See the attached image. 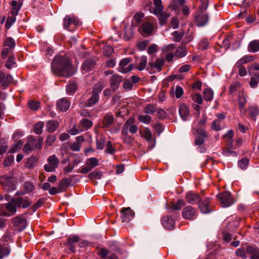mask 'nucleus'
<instances>
[{
    "mask_svg": "<svg viewBox=\"0 0 259 259\" xmlns=\"http://www.w3.org/2000/svg\"><path fill=\"white\" fill-rule=\"evenodd\" d=\"M32 140L31 139H28L27 143L24 146L23 151L24 152H29L33 150V148L30 145Z\"/></svg>",
    "mask_w": 259,
    "mask_h": 259,
    "instance_id": "69168bd1",
    "label": "nucleus"
},
{
    "mask_svg": "<svg viewBox=\"0 0 259 259\" xmlns=\"http://www.w3.org/2000/svg\"><path fill=\"white\" fill-rule=\"evenodd\" d=\"M3 241H0V259L8 255L11 251L10 246L7 244L3 243Z\"/></svg>",
    "mask_w": 259,
    "mask_h": 259,
    "instance_id": "aec40b11",
    "label": "nucleus"
},
{
    "mask_svg": "<svg viewBox=\"0 0 259 259\" xmlns=\"http://www.w3.org/2000/svg\"><path fill=\"white\" fill-rule=\"evenodd\" d=\"M182 215L184 219L193 221L197 217V210L191 205H188L183 208Z\"/></svg>",
    "mask_w": 259,
    "mask_h": 259,
    "instance_id": "f03ea898",
    "label": "nucleus"
},
{
    "mask_svg": "<svg viewBox=\"0 0 259 259\" xmlns=\"http://www.w3.org/2000/svg\"><path fill=\"white\" fill-rule=\"evenodd\" d=\"M222 126V121L215 119L212 122L211 127L213 131H219L221 130Z\"/></svg>",
    "mask_w": 259,
    "mask_h": 259,
    "instance_id": "49530a36",
    "label": "nucleus"
},
{
    "mask_svg": "<svg viewBox=\"0 0 259 259\" xmlns=\"http://www.w3.org/2000/svg\"><path fill=\"white\" fill-rule=\"evenodd\" d=\"M121 219L123 222H128L134 217V211L130 208H123L121 211Z\"/></svg>",
    "mask_w": 259,
    "mask_h": 259,
    "instance_id": "4468645a",
    "label": "nucleus"
},
{
    "mask_svg": "<svg viewBox=\"0 0 259 259\" xmlns=\"http://www.w3.org/2000/svg\"><path fill=\"white\" fill-rule=\"evenodd\" d=\"M11 5L12 6V8L11 12V15H17L18 12L20 9L21 5H19L16 1H13L12 2Z\"/></svg>",
    "mask_w": 259,
    "mask_h": 259,
    "instance_id": "58836bf2",
    "label": "nucleus"
},
{
    "mask_svg": "<svg viewBox=\"0 0 259 259\" xmlns=\"http://www.w3.org/2000/svg\"><path fill=\"white\" fill-rule=\"evenodd\" d=\"M103 88L104 86L101 84H98L94 87L92 91V95L88 101L87 106L91 107L98 102L99 99V93L102 91Z\"/></svg>",
    "mask_w": 259,
    "mask_h": 259,
    "instance_id": "20e7f679",
    "label": "nucleus"
},
{
    "mask_svg": "<svg viewBox=\"0 0 259 259\" xmlns=\"http://www.w3.org/2000/svg\"><path fill=\"white\" fill-rule=\"evenodd\" d=\"M79 25V21L73 16H66L64 19V27L70 31L74 30Z\"/></svg>",
    "mask_w": 259,
    "mask_h": 259,
    "instance_id": "39448f33",
    "label": "nucleus"
},
{
    "mask_svg": "<svg viewBox=\"0 0 259 259\" xmlns=\"http://www.w3.org/2000/svg\"><path fill=\"white\" fill-rule=\"evenodd\" d=\"M13 81V78L11 75H6L3 72H0V84L4 88L9 86Z\"/></svg>",
    "mask_w": 259,
    "mask_h": 259,
    "instance_id": "2eb2a0df",
    "label": "nucleus"
},
{
    "mask_svg": "<svg viewBox=\"0 0 259 259\" xmlns=\"http://www.w3.org/2000/svg\"><path fill=\"white\" fill-rule=\"evenodd\" d=\"M187 49L184 47H179L175 53V56L178 58H182L186 55Z\"/></svg>",
    "mask_w": 259,
    "mask_h": 259,
    "instance_id": "72a5a7b5",
    "label": "nucleus"
},
{
    "mask_svg": "<svg viewBox=\"0 0 259 259\" xmlns=\"http://www.w3.org/2000/svg\"><path fill=\"white\" fill-rule=\"evenodd\" d=\"M17 15H12L11 17H8L6 23V27L9 29L13 23L16 21V16Z\"/></svg>",
    "mask_w": 259,
    "mask_h": 259,
    "instance_id": "680f3d73",
    "label": "nucleus"
},
{
    "mask_svg": "<svg viewBox=\"0 0 259 259\" xmlns=\"http://www.w3.org/2000/svg\"><path fill=\"white\" fill-rule=\"evenodd\" d=\"M149 65L151 67L154 68L157 71H160L161 70L162 67L163 65V61L162 60H157L153 63L149 62Z\"/></svg>",
    "mask_w": 259,
    "mask_h": 259,
    "instance_id": "c03bdc74",
    "label": "nucleus"
},
{
    "mask_svg": "<svg viewBox=\"0 0 259 259\" xmlns=\"http://www.w3.org/2000/svg\"><path fill=\"white\" fill-rule=\"evenodd\" d=\"M134 36V30L132 27L124 29V39L130 40Z\"/></svg>",
    "mask_w": 259,
    "mask_h": 259,
    "instance_id": "ea45409f",
    "label": "nucleus"
},
{
    "mask_svg": "<svg viewBox=\"0 0 259 259\" xmlns=\"http://www.w3.org/2000/svg\"><path fill=\"white\" fill-rule=\"evenodd\" d=\"M59 162V159L56 157L55 155L50 156L48 159V162L55 168L58 166Z\"/></svg>",
    "mask_w": 259,
    "mask_h": 259,
    "instance_id": "5fc2aeb1",
    "label": "nucleus"
},
{
    "mask_svg": "<svg viewBox=\"0 0 259 259\" xmlns=\"http://www.w3.org/2000/svg\"><path fill=\"white\" fill-rule=\"evenodd\" d=\"M144 110L145 113L146 114H152L156 111V109H155V107H154V106H153L151 104L147 105L145 107Z\"/></svg>",
    "mask_w": 259,
    "mask_h": 259,
    "instance_id": "e2e57ef3",
    "label": "nucleus"
},
{
    "mask_svg": "<svg viewBox=\"0 0 259 259\" xmlns=\"http://www.w3.org/2000/svg\"><path fill=\"white\" fill-rule=\"evenodd\" d=\"M15 58L13 56H10L6 62V67L9 69H11L13 67L15 66L16 63L14 61Z\"/></svg>",
    "mask_w": 259,
    "mask_h": 259,
    "instance_id": "13d9d810",
    "label": "nucleus"
},
{
    "mask_svg": "<svg viewBox=\"0 0 259 259\" xmlns=\"http://www.w3.org/2000/svg\"><path fill=\"white\" fill-rule=\"evenodd\" d=\"M133 122L134 119L133 118H130L129 119H128L123 125L121 132L122 134H126L128 133V127L133 125Z\"/></svg>",
    "mask_w": 259,
    "mask_h": 259,
    "instance_id": "de8ad7c7",
    "label": "nucleus"
},
{
    "mask_svg": "<svg viewBox=\"0 0 259 259\" xmlns=\"http://www.w3.org/2000/svg\"><path fill=\"white\" fill-rule=\"evenodd\" d=\"M17 204L15 199H12L6 205V209L11 213L12 215H14L17 211Z\"/></svg>",
    "mask_w": 259,
    "mask_h": 259,
    "instance_id": "393cba45",
    "label": "nucleus"
},
{
    "mask_svg": "<svg viewBox=\"0 0 259 259\" xmlns=\"http://www.w3.org/2000/svg\"><path fill=\"white\" fill-rule=\"evenodd\" d=\"M0 183L5 186V189L8 191H12L15 189L14 180L11 176H3L0 178Z\"/></svg>",
    "mask_w": 259,
    "mask_h": 259,
    "instance_id": "0eeeda50",
    "label": "nucleus"
},
{
    "mask_svg": "<svg viewBox=\"0 0 259 259\" xmlns=\"http://www.w3.org/2000/svg\"><path fill=\"white\" fill-rule=\"evenodd\" d=\"M77 89V84L74 82H70L66 87L67 93L70 95H72Z\"/></svg>",
    "mask_w": 259,
    "mask_h": 259,
    "instance_id": "a19ab883",
    "label": "nucleus"
},
{
    "mask_svg": "<svg viewBox=\"0 0 259 259\" xmlns=\"http://www.w3.org/2000/svg\"><path fill=\"white\" fill-rule=\"evenodd\" d=\"M255 59L254 56L252 55H245L240 59L235 64V66H241L243 65V64L253 61Z\"/></svg>",
    "mask_w": 259,
    "mask_h": 259,
    "instance_id": "a878e982",
    "label": "nucleus"
},
{
    "mask_svg": "<svg viewBox=\"0 0 259 259\" xmlns=\"http://www.w3.org/2000/svg\"><path fill=\"white\" fill-rule=\"evenodd\" d=\"M56 140V137L54 135H49L46 140V145L51 146Z\"/></svg>",
    "mask_w": 259,
    "mask_h": 259,
    "instance_id": "774afa93",
    "label": "nucleus"
},
{
    "mask_svg": "<svg viewBox=\"0 0 259 259\" xmlns=\"http://www.w3.org/2000/svg\"><path fill=\"white\" fill-rule=\"evenodd\" d=\"M59 122L56 120H49L46 125L47 131L50 133L54 132L58 127Z\"/></svg>",
    "mask_w": 259,
    "mask_h": 259,
    "instance_id": "c85d7f7f",
    "label": "nucleus"
},
{
    "mask_svg": "<svg viewBox=\"0 0 259 259\" xmlns=\"http://www.w3.org/2000/svg\"><path fill=\"white\" fill-rule=\"evenodd\" d=\"M249 115L253 120L256 119V116L258 115L259 111L257 107L255 106H250L248 107Z\"/></svg>",
    "mask_w": 259,
    "mask_h": 259,
    "instance_id": "c9c22d12",
    "label": "nucleus"
},
{
    "mask_svg": "<svg viewBox=\"0 0 259 259\" xmlns=\"http://www.w3.org/2000/svg\"><path fill=\"white\" fill-rule=\"evenodd\" d=\"M142 136L148 142H150L152 140V134L149 128H146L143 132Z\"/></svg>",
    "mask_w": 259,
    "mask_h": 259,
    "instance_id": "603ef678",
    "label": "nucleus"
},
{
    "mask_svg": "<svg viewBox=\"0 0 259 259\" xmlns=\"http://www.w3.org/2000/svg\"><path fill=\"white\" fill-rule=\"evenodd\" d=\"M210 202V198H206L199 204V208L202 213H207L212 211L209 206Z\"/></svg>",
    "mask_w": 259,
    "mask_h": 259,
    "instance_id": "a211bd4d",
    "label": "nucleus"
},
{
    "mask_svg": "<svg viewBox=\"0 0 259 259\" xmlns=\"http://www.w3.org/2000/svg\"><path fill=\"white\" fill-rule=\"evenodd\" d=\"M23 145L22 142L20 140L17 143L14 144L9 150V152L11 153H15L20 149Z\"/></svg>",
    "mask_w": 259,
    "mask_h": 259,
    "instance_id": "4d7b16f0",
    "label": "nucleus"
},
{
    "mask_svg": "<svg viewBox=\"0 0 259 259\" xmlns=\"http://www.w3.org/2000/svg\"><path fill=\"white\" fill-rule=\"evenodd\" d=\"M18 207L27 208L31 205L30 200L23 197H18L15 199Z\"/></svg>",
    "mask_w": 259,
    "mask_h": 259,
    "instance_id": "6ab92c4d",
    "label": "nucleus"
},
{
    "mask_svg": "<svg viewBox=\"0 0 259 259\" xmlns=\"http://www.w3.org/2000/svg\"><path fill=\"white\" fill-rule=\"evenodd\" d=\"M217 197L223 207H229L234 203L233 199L229 192L220 193Z\"/></svg>",
    "mask_w": 259,
    "mask_h": 259,
    "instance_id": "7ed1b4c3",
    "label": "nucleus"
},
{
    "mask_svg": "<svg viewBox=\"0 0 259 259\" xmlns=\"http://www.w3.org/2000/svg\"><path fill=\"white\" fill-rule=\"evenodd\" d=\"M12 223L19 231L23 230L27 226V221L24 214L20 215L13 218Z\"/></svg>",
    "mask_w": 259,
    "mask_h": 259,
    "instance_id": "423d86ee",
    "label": "nucleus"
},
{
    "mask_svg": "<svg viewBox=\"0 0 259 259\" xmlns=\"http://www.w3.org/2000/svg\"><path fill=\"white\" fill-rule=\"evenodd\" d=\"M85 164L89 166L91 169H93L98 165L99 161L96 158L92 157L88 159L86 161Z\"/></svg>",
    "mask_w": 259,
    "mask_h": 259,
    "instance_id": "4c0bfd02",
    "label": "nucleus"
},
{
    "mask_svg": "<svg viewBox=\"0 0 259 259\" xmlns=\"http://www.w3.org/2000/svg\"><path fill=\"white\" fill-rule=\"evenodd\" d=\"M82 131H83V130H82L80 126L78 127L76 125H75L68 131V133L72 135H75Z\"/></svg>",
    "mask_w": 259,
    "mask_h": 259,
    "instance_id": "338daca9",
    "label": "nucleus"
},
{
    "mask_svg": "<svg viewBox=\"0 0 259 259\" xmlns=\"http://www.w3.org/2000/svg\"><path fill=\"white\" fill-rule=\"evenodd\" d=\"M139 63L137 64V68L140 70L142 71L144 70L147 64V57L145 56H142L139 59Z\"/></svg>",
    "mask_w": 259,
    "mask_h": 259,
    "instance_id": "2f4dec72",
    "label": "nucleus"
},
{
    "mask_svg": "<svg viewBox=\"0 0 259 259\" xmlns=\"http://www.w3.org/2000/svg\"><path fill=\"white\" fill-rule=\"evenodd\" d=\"M249 52L255 53L259 51V40H253L249 43L247 48Z\"/></svg>",
    "mask_w": 259,
    "mask_h": 259,
    "instance_id": "cd10ccee",
    "label": "nucleus"
},
{
    "mask_svg": "<svg viewBox=\"0 0 259 259\" xmlns=\"http://www.w3.org/2000/svg\"><path fill=\"white\" fill-rule=\"evenodd\" d=\"M114 118L112 114H108L105 115L103 120V126L104 127L110 126L113 124Z\"/></svg>",
    "mask_w": 259,
    "mask_h": 259,
    "instance_id": "c756f323",
    "label": "nucleus"
},
{
    "mask_svg": "<svg viewBox=\"0 0 259 259\" xmlns=\"http://www.w3.org/2000/svg\"><path fill=\"white\" fill-rule=\"evenodd\" d=\"M67 184V181L66 180H61L59 184L58 189L56 187H52L50 189L49 192L51 195H55L59 192L62 191V189L64 185Z\"/></svg>",
    "mask_w": 259,
    "mask_h": 259,
    "instance_id": "bb28decb",
    "label": "nucleus"
},
{
    "mask_svg": "<svg viewBox=\"0 0 259 259\" xmlns=\"http://www.w3.org/2000/svg\"><path fill=\"white\" fill-rule=\"evenodd\" d=\"M28 107L32 110L36 111L40 107V103L38 101L31 100L28 103Z\"/></svg>",
    "mask_w": 259,
    "mask_h": 259,
    "instance_id": "8fccbe9b",
    "label": "nucleus"
},
{
    "mask_svg": "<svg viewBox=\"0 0 259 259\" xmlns=\"http://www.w3.org/2000/svg\"><path fill=\"white\" fill-rule=\"evenodd\" d=\"M195 21L198 26H203L207 23L208 16L206 13L197 12L195 17Z\"/></svg>",
    "mask_w": 259,
    "mask_h": 259,
    "instance_id": "9b49d317",
    "label": "nucleus"
},
{
    "mask_svg": "<svg viewBox=\"0 0 259 259\" xmlns=\"http://www.w3.org/2000/svg\"><path fill=\"white\" fill-rule=\"evenodd\" d=\"M70 102L66 98H62L57 103V109L63 112L67 111L70 107Z\"/></svg>",
    "mask_w": 259,
    "mask_h": 259,
    "instance_id": "dca6fc26",
    "label": "nucleus"
},
{
    "mask_svg": "<svg viewBox=\"0 0 259 259\" xmlns=\"http://www.w3.org/2000/svg\"><path fill=\"white\" fill-rule=\"evenodd\" d=\"M200 5L199 7V10L198 12H201L202 13H205V10L207 9L208 2V0H200Z\"/></svg>",
    "mask_w": 259,
    "mask_h": 259,
    "instance_id": "bf43d9fd",
    "label": "nucleus"
},
{
    "mask_svg": "<svg viewBox=\"0 0 259 259\" xmlns=\"http://www.w3.org/2000/svg\"><path fill=\"white\" fill-rule=\"evenodd\" d=\"M154 5L155 6L153 12L155 14L158 15L160 14L163 9L162 6L161 0H154Z\"/></svg>",
    "mask_w": 259,
    "mask_h": 259,
    "instance_id": "7c9ffc66",
    "label": "nucleus"
},
{
    "mask_svg": "<svg viewBox=\"0 0 259 259\" xmlns=\"http://www.w3.org/2000/svg\"><path fill=\"white\" fill-rule=\"evenodd\" d=\"M4 46L8 47L9 49H12L16 46L15 41L12 38L8 37L4 40Z\"/></svg>",
    "mask_w": 259,
    "mask_h": 259,
    "instance_id": "3c124183",
    "label": "nucleus"
},
{
    "mask_svg": "<svg viewBox=\"0 0 259 259\" xmlns=\"http://www.w3.org/2000/svg\"><path fill=\"white\" fill-rule=\"evenodd\" d=\"M249 160L247 158H243L239 160L238 165L242 169H245L247 167Z\"/></svg>",
    "mask_w": 259,
    "mask_h": 259,
    "instance_id": "0e129e2a",
    "label": "nucleus"
},
{
    "mask_svg": "<svg viewBox=\"0 0 259 259\" xmlns=\"http://www.w3.org/2000/svg\"><path fill=\"white\" fill-rule=\"evenodd\" d=\"M131 61L129 58H124L121 60L119 64V71L122 73H125L130 72L133 69V65L128 64Z\"/></svg>",
    "mask_w": 259,
    "mask_h": 259,
    "instance_id": "1a4fd4ad",
    "label": "nucleus"
},
{
    "mask_svg": "<svg viewBox=\"0 0 259 259\" xmlns=\"http://www.w3.org/2000/svg\"><path fill=\"white\" fill-rule=\"evenodd\" d=\"M185 200L191 204H195L200 202L201 198L199 194L195 193L192 191L188 192L185 195Z\"/></svg>",
    "mask_w": 259,
    "mask_h": 259,
    "instance_id": "6e6552de",
    "label": "nucleus"
},
{
    "mask_svg": "<svg viewBox=\"0 0 259 259\" xmlns=\"http://www.w3.org/2000/svg\"><path fill=\"white\" fill-rule=\"evenodd\" d=\"M179 113L183 121H187L190 116L189 107L185 103L180 104L179 106Z\"/></svg>",
    "mask_w": 259,
    "mask_h": 259,
    "instance_id": "9d476101",
    "label": "nucleus"
},
{
    "mask_svg": "<svg viewBox=\"0 0 259 259\" xmlns=\"http://www.w3.org/2000/svg\"><path fill=\"white\" fill-rule=\"evenodd\" d=\"M238 100L240 110L242 111L244 109L247 102L246 94L244 92H239Z\"/></svg>",
    "mask_w": 259,
    "mask_h": 259,
    "instance_id": "5701e85b",
    "label": "nucleus"
},
{
    "mask_svg": "<svg viewBox=\"0 0 259 259\" xmlns=\"http://www.w3.org/2000/svg\"><path fill=\"white\" fill-rule=\"evenodd\" d=\"M28 139H31L32 140V141L31 142V143L30 145L32 146V147L34 149H41L42 147V143L44 140V139L41 137H39L37 139H35L32 136H29Z\"/></svg>",
    "mask_w": 259,
    "mask_h": 259,
    "instance_id": "b1692460",
    "label": "nucleus"
},
{
    "mask_svg": "<svg viewBox=\"0 0 259 259\" xmlns=\"http://www.w3.org/2000/svg\"><path fill=\"white\" fill-rule=\"evenodd\" d=\"M162 225L167 229H172L174 228L175 222L173 219L168 216L163 217L161 220Z\"/></svg>",
    "mask_w": 259,
    "mask_h": 259,
    "instance_id": "412c9836",
    "label": "nucleus"
},
{
    "mask_svg": "<svg viewBox=\"0 0 259 259\" xmlns=\"http://www.w3.org/2000/svg\"><path fill=\"white\" fill-rule=\"evenodd\" d=\"M185 202L183 199H178L175 204L172 206V209L174 210H179L181 209L182 206L185 205Z\"/></svg>",
    "mask_w": 259,
    "mask_h": 259,
    "instance_id": "864d4df0",
    "label": "nucleus"
},
{
    "mask_svg": "<svg viewBox=\"0 0 259 259\" xmlns=\"http://www.w3.org/2000/svg\"><path fill=\"white\" fill-rule=\"evenodd\" d=\"M96 64L95 61L94 59H90L85 60L81 66V72L82 74H85L87 72L92 70L95 67Z\"/></svg>",
    "mask_w": 259,
    "mask_h": 259,
    "instance_id": "ddd939ff",
    "label": "nucleus"
},
{
    "mask_svg": "<svg viewBox=\"0 0 259 259\" xmlns=\"http://www.w3.org/2000/svg\"><path fill=\"white\" fill-rule=\"evenodd\" d=\"M52 70L55 75L67 77L73 75L75 72L69 58L62 56L54 58L52 63Z\"/></svg>",
    "mask_w": 259,
    "mask_h": 259,
    "instance_id": "f257e3e1",
    "label": "nucleus"
},
{
    "mask_svg": "<svg viewBox=\"0 0 259 259\" xmlns=\"http://www.w3.org/2000/svg\"><path fill=\"white\" fill-rule=\"evenodd\" d=\"M172 40L176 42H179L183 38L184 32L175 31L172 33Z\"/></svg>",
    "mask_w": 259,
    "mask_h": 259,
    "instance_id": "a18cd8bd",
    "label": "nucleus"
},
{
    "mask_svg": "<svg viewBox=\"0 0 259 259\" xmlns=\"http://www.w3.org/2000/svg\"><path fill=\"white\" fill-rule=\"evenodd\" d=\"M158 15H159L158 17L159 24L162 26L166 23L169 17V15L166 13H162V12Z\"/></svg>",
    "mask_w": 259,
    "mask_h": 259,
    "instance_id": "37998d69",
    "label": "nucleus"
},
{
    "mask_svg": "<svg viewBox=\"0 0 259 259\" xmlns=\"http://www.w3.org/2000/svg\"><path fill=\"white\" fill-rule=\"evenodd\" d=\"M153 30V27L151 23L146 22L144 23L139 28V31L142 35L148 36L151 35Z\"/></svg>",
    "mask_w": 259,
    "mask_h": 259,
    "instance_id": "f8f14e48",
    "label": "nucleus"
},
{
    "mask_svg": "<svg viewBox=\"0 0 259 259\" xmlns=\"http://www.w3.org/2000/svg\"><path fill=\"white\" fill-rule=\"evenodd\" d=\"M79 237L75 235L68 238L67 243L69 245L68 248L72 252H76V248L74 245V243L79 242Z\"/></svg>",
    "mask_w": 259,
    "mask_h": 259,
    "instance_id": "4be33fe9",
    "label": "nucleus"
},
{
    "mask_svg": "<svg viewBox=\"0 0 259 259\" xmlns=\"http://www.w3.org/2000/svg\"><path fill=\"white\" fill-rule=\"evenodd\" d=\"M259 82V73L255 74L254 76H252L250 78L249 85L252 88H254L257 87Z\"/></svg>",
    "mask_w": 259,
    "mask_h": 259,
    "instance_id": "09e8293b",
    "label": "nucleus"
},
{
    "mask_svg": "<svg viewBox=\"0 0 259 259\" xmlns=\"http://www.w3.org/2000/svg\"><path fill=\"white\" fill-rule=\"evenodd\" d=\"M139 121L145 124H148L151 121V117L148 115H140L138 116Z\"/></svg>",
    "mask_w": 259,
    "mask_h": 259,
    "instance_id": "052dcab7",
    "label": "nucleus"
},
{
    "mask_svg": "<svg viewBox=\"0 0 259 259\" xmlns=\"http://www.w3.org/2000/svg\"><path fill=\"white\" fill-rule=\"evenodd\" d=\"M93 122L92 121L88 119H83L79 123L80 127H82V130H87L92 126Z\"/></svg>",
    "mask_w": 259,
    "mask_h": 259,
    "instance_id": "473e14b6",
    "label": "nucleus"
},
{
    "mask_svg": "<svg viewBox=\"0 0 259 259\" xmlns=\"http://www.w3.org/2000/svg\"><path fill=\"white\" fill-rule=\"evenodd\" d=\"M44 123L42 121H38L35 123L33 127V132L37 135H40L42 133Z\"/></svg>",
    "mask_w": 259,
    "mask_h": 259,
    "instance_id": "e433bc0d",
    "label": "nucleus"
},
{
    "mask_svg": "<svg viewBox=\"0 0 259 259\" xmlns=\"http://www.w3.org/2000/svg\"><path fill=\"white\" fill-rule=\"evenodd\" d=\"M203 96L205 100L210 101L213 98V92L210 89H206L203 91Z\"/></svg>",
    "mask_w": 259,
    "mask_h": 259,
    "instance_id": "f704fd0d",
    "label": "nucleus"
},
{
    "mask_svg": "<svg viewBox=\"0 0 259 259\" xmlns=\"http://www.w3.org/2000/svg\"><path fill=\"white\" fill-rule=\"evenodd\" d=\"M110 86L113 91H115L118 88L121 81V77L118 74H113L110 76Z\"/></svg>",
    "mask_w": 259,
    "mask_h": 259,
    "instance_id": "f3484780",
    "label": "nucleus"
},
{
    "mask_svg": "<svg viewBox=\"0 0 259 259\" xmlns=\"http://www.w3.org/2000/svg\"><path fill=\"white\" fill-rule=\"evenodd\" d=\"M240 83L238 82L231 83L229 86V94L232 95L236 92L240 88Z\"/></svg>",
    "mask_w": 259,
    "mask_h": 259,
    "instance_id": "6e6d98bb",
    "label": "nucleus"
},
{
    "mask_svg": "<svg viewBox=\"0 0 259 259\" xmlns=\"http://www.w3.org/2000/svg\"><path fill=\"white\" fill-rule=\"evenodd\" d=\"M37 162V158L35 156H31L27 160L26 166L28 168H31L36 165Z\"/></svg>",
    "mask_w": 259,
    "mask_h": 259,
    "instance_id": "79ce46f5",
    "label": "nucleus"
}]
</instances>
